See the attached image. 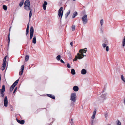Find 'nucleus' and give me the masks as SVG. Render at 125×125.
Wrapping results in <instances>:
<instances>
[{
  "instance_id": "obj_1",
  "label": "nucleus",
  "mask_w": 125,
  "mask_h": 125,
  "mask_svg": "<svg viewBox=\"0 0 125 125\" xmlns=\"http://www.w3.org/2000/svg\"><path fill=\"white\" fill-rule=\"evenodd\" d=\"M86 49L85 48L83 49L80 50L79 51V53H78L77 55L75 56V58L73 59V61H76L77 59H81L83 58L84 55H83V53L85 52L84 53H86L87 51Z\"/></svg>"
},
{
  "instance_id": "obj_2",
  "label": "nucleus",
  "mask_w": 125,
  "mask_h": 125,
  "mask_svg": "<svg viewBox=\"0 0 125 125\" xmlns=\"http://www.w3.org/2000/svg\"><path fill=\"white\" fill-rule=\"evenodd\" d=\"M107 94L106 92L104 90L102 94L100 96L97 98V101H99L101 102H104L106 99V96Z\"/></svg>"
},
{
  "instance_id": "obj_3",
  "label": "nucleus",
  "mask_w": 125,
  "mask_h": 125,
  "mask_svg": "<svg viewBox=\"0 0 125 125\" xmlns=\"http://www.w3.org/2000/svg\"><path fill=\"white\" fill-rule=\"evenodd\" d=\"M30 3L29 0H26L24 2V8L26 10L29 11L31 9L30 8Z\"/></svg>"
},
{
  "instance_id": "obj_4",
  "label": "nucleus",
  "mask_w": 125,
  "mask_h": 125,
  "mask_svg": "<svg viewBox=\"0 0 125 125\" xmlns=\"http://www.w3.org/2000/svg\"><path fill=\"white\" fill-rule=\"evenodd\" d=\"M5 86L4 85H3L2 86V89H0V96L2 97H3L4 95V92L5 91Z\"/></svg>"
},
{
  "instance_id": "obj_5",
  "label": "nucleus",
  "mask_w": 125,
  "mask_h": 125,
  "mask_svg": "<svg viewBox=\"0 0 125 125\" xmlns=\"http://www.w3.org/2000/svg\"><path fill=\"white\" fill-rule=\"evenodd\" d=\"M63 10L62 7H61L58 11V15L59 17H61V19L63 14Z\"/></svg>"
},
{
  "instance_id": "obj_6",
  "label": "nucleus",
  "mask_w": 125,
  "mask_h": 125,
  "mask_svg": "<svg viewBox=\"0 0 125 125\" xmlns=\"http://www.w3.org/2000/svg\"><path fill=\"white\" fill-rule=\"evenodd\" d=\"M76 96L75 93H73L71 94L70 100L72 101L75 102L76 101Z\"/></svg>"
},
{
  "instance_id": "obj_7",
  "label": "nucleus",
  "mask_w": 125,
  "mask_h": 125,
  "mask_svg": "<svg viewBox=\"0 0 125 125\" xmlns=\"http://www.w3.org/2000/svg\"><path fill=\"white\" fill-rule=\"evenodd\" d=\"M82 20L84 24H85L87 22V18L86 14H85L82 18Z\"/></svg>"
},
{
  "instance_id": "obj_8",
  "label": "nucleus",
  "mask_w": 125,
  "mask_h": 125,
  "mask_svg": "<svg viewBox=\"0 0 125 125\" xmlns=\"http://www.w3.org/2000/svg\"><path fill=\"white\" fill-rule=\"evenodd\" d=\"M34 32L33 28L32 26H31L30 30V39L31 40L33 37Z\"/></svg>"
},
{
  "instance_id": "obj_9",
  "label": "nucleus",
  "mask_w": 125,
  "mask_h": 125,
  "mask_svg": "<svg viewBox=\"0 0 125 125\" xmlns=\"http://www.w3.org/2000/svg\"><path fill=\"white\" fill-rule=\"evenodd\" d=\"M19 81V79L16 80L11 86L10 88L13 89L17 85Z\"/></svg>"
},
{
  "instance_id": "obj_10",
  "label": "nucleus",
  "mask_w": 125,
  "mask_h": 125,
  "mask_svg": "<svg viewBox=\"0 0 125 125\" xmlns=\"http://www.w3.org/2000/svg\"><path fill=\"white\" fill-rule=\"evenodd\" d=\"M4 106L5 107H7L8 105V101L7 98V96H5L4 99Z\"/></svg>"
},
{
  "instance_id": "obj_11",
  "label": "nucleus",
  "mask_w": 125,
  "mask_h": 125,
  "mask_svg": "<svg viewBox=\"0 0 125 125\" xmlns=\"http://www.w3.org/2000/svg\"><path fill=\"white\" fill-rule=\"evenodd\" d=\"M108 45V42L107 40L105 41L104 43L102 44V46L104 48H105L107 47Z\"/></svg>"
},
{
  "instance_id": "obj_12",
  "label": "nucleus",
  "mask_w": 125,
  "mask_h": 125,
  "mask_svg": "<svg viewBox=\"0 0 125 125\" xmlns=\"http://www.w3.org/2000/svg\"><path fill=\"white\" fill-rule=\"evenodd\" d=\"M24 65L21 66V71L19 73L20 75L22 74L24 69Z\"/></svg>"
},
{
  "instance_id": "obj_13",
  "label": "nucleus",
  "mask_w": 125,
  "mask_h": 125,
  "mask_svg": "<svg viewBox=\"0 0 125 125\" xmlns=\"http://www.w3.org/2000/svg\"><path fill=\"white\" fill-rule=\"evenodd\" d=\"M16 120L17 122H18L19 123L23 125L25 121L24 120H18L17 118L16 119Z\"/></svg>"
},
{
  "instance_id": "obj_14",
  "label": "nucleus",
  "mask_w": 125,
  "mask_h": 125,
  "mask_svg": "<svg viewBox=\"0 0 125 125\" xmlns=\"http://www.w3.org/2000/svg\"><path fill=\"white\" fill-rule=\"evenodd\" d=\"M96 112V110L95 109L94 110V111L93 113V115L91 117V118L93 119H94L95 118Z\"/></svg>"
},
{
  "instance_id": "obj_15",
  "label": "nucleus",
  "mask_w": 125,
  "mask_h": 125,
  "mask_svg": "<svg viewBox=\"0 0 125 125\" xmlns=\"http://www.w3.org/2000/svg\"><path fill=\"white\" fill-rule=\"evenodd\" d=\"M81 73L83 75L87 73V71L85 69H83L81 71Z\"/></svg>"
},
{
  "instance_id": "obj_16",
  "label": "nucleus",
  "mask_w": 125,
  "mask_h": 125,
  "mask_svg": "<svg viewBox=\"0 0 125 125\" xmlns=\"http://www.w3.org/2000/svg\"><path fill=\"white\" fill-rule=\"evenodd\" d=\"M47 3L46 1H45L44 2V4L42 6L44 10H45L46 9V5H47Z\"/></svg>"
},
{
  "instance_id": "obj_17",
  "label": "nucleus",
  "mask_w": 125,
  "mask_h": 125,
  "mask_svg": "<svg viewBox=\"0 0 125 125\" xmlns=\"http://www.w3.org/2000/svg\"><path fill=\"white\" fill-rule=\"evenodd\" d=\"M73 90L75 91H77L79 90L78 87L76 86H74L73 87Z\"/></svg>"
},
{
  "instance_id": "obj_18",
  "label": "nucleus",
  "mask_w": 125,
  "mask_h": 125,
  "mask_svg": "<svg viewBox=\"0 0 125 125\" xmlns=\"http://www.w3.org/2000/svg\"><path fill=\"white\" fill-rule=\"evenodd\" d=\"M32 42L34 44L36 43V37L35 36H33V38Z\"/></svg>"
},
{
  "instance_id": "obj_19",
  "label": "nucleus",
  "mask_w": 125,
  "mask_h": 125,
  "mask_svg": "<svg viewBox=\"0 0 125 125\" xmlns=\"http://www.w3.org/2000/svg\"><path fill=\"white\" fill-rule=\"evenodd\" d=\"M47 95L49 97L52 98V99H55V97L53 95H52L51 94H47Z\"/></svg>"
},
{
  "instance_id": "obj_20",
  "label": "nucleus",
  "mask_w": 125,
  "mask_h": 125,
  "mask_svg": "<svg viewBox=\"0 0 125 125\" xmlns=\"http://www.w3.org/2000/svg\"><path fill=\"white\" fill-rule=\"evenodd\" d=\"M71 10H69L65 14V17L66 18H67L69 15L70 13Z\"/></svg>"
},
{
  "instance_id": "obj_21",
  "label": "nucleus",
  "mask_w": 125,
  "mask_h": 125,
  "mask_svg": "<svg viewBox=\"0 0 125 125\" xmlns=\"http://www.w3.org/2000/svg\"><path fill=\"white\" fill-rule=\"evenodd\" d=\"M6 64H2L1 67V70L2 71L4 70L5 69L6 66Z\"/></svg>"
},
{
  "instance_id": "obj_22",
  "label": "nucleus",
  "mask_w": 125,
  "mask_h": 125,
  "mask_svg": "<svg viewBox=\"0 0 125 125\" xmlns=\"http://www.w3.org/2000/svg\"><path fill=\"white\" fill-rule=\"evenodd\" d=\"M121 79L124 82V83H125V78L124 77L123 75H122L121 76Z\"/></svg>"
},
{
  "instance_id": "obj_23",
  "label": "nucleus",
  "mask_w": 125,
  "mask_h": 125,
  "mask_svg": "<svg viewBox=\"0 0 125 125\" xmlns=\"http://www.w3.org/2000/svg\"><path fill=\"white\" fill-rule=\"evenodd\" d=\"M24 0H22L21 1L19 4V6L20 7H21L23 4Z\"/></svg>"
},
{
  "instance_id": "obj_24",
  "label": "nucleus",
  "mask_w": 125,
  "mask_h": 125,
  "mask_svg": "<svg viewBox=\"0 0 125 125\" xmlns=\"http://www.w3.org/2000/svg\"><path fill=\"white\" fill-rule=\"evenodd\" d=\"M125 45V36L124 37V39L122 41V46L124 47Z\"/></svg>"
},
{
  "instance_id": "obj_25",
  "label": "nucleus",
  "mask_w": 125,
  "mask_h": 125,
  "mask_svg": "<svg viewBox=\"0 0 125 125\" xmlns=\"http://www.w3.org/2000/svg\"><path fill=\"white\" fill-rule=\"evenodd\" d=\"M6 56H5V57L3 59V64H6Z\"/></svg>"
},
{
  "instance_id": "obj_26",
  "label": "nucleus",
  "mask_w": 125,
  "mask_h": 125,
  "mask_svg": "<svg viewBox=\"0 0 125 125\" xmlns=\"http://www.w3.org/2000/svg\"><path fill=\"white\" fill-rule=\"evenodd\" d=\"M77 12L76 11L74 12L73 13V15L72 16V18H74L75 16L77 15Z\"/></svg>"
},
{
  "instance_id": "obj_27",
  "label": "nucleus",
  "mask_w": 125,
  "mask_h": 125,
  "mask_svg": "<svg viewBox=\"0 0 125 125\" xmlns=\"http://www.w3.org/2000/svg\"><path fill=\"white\" fill-rule=\"evenodd\" d=\"M71 73L73 75L75 74V72L74 70V69H71Z\"/></svg>"
},
{
  "instance_id": "obj_28",
  "label": "nucleus",
  "mask_w": 125,
  "mask_h": 125,
  "mask_svg": "<svg viewBox=\"0 0 125 125\" xmlns=\"http://www.w3.org/2000/svg\"><path fill=\"white\" fill-rule=\"evenodd\" d=\"M71 28L72 31H74L75 29V26L74 25H73Z\"/></svg>"
},
{
  "instance_id": "obj_29",
  "label": "nucleus",
  "mask_w": 125,
  "mask_h": 125,
  "mask_svg": "<svg viewBox=\"0 0 125 125\" xmlns=\"http://www.w3.org/2000/svg\"><path fill=\"white\" fill-rule=\"evenodd\" d=\"M29 59V56L28 55H27L25 57V62L27 61Z\"/></svg>"
},
{
  "instance_id": "obj_30",
  "label": "nucleus",
  "mask_w": 125,
  "mask_h": 125,
  "mask_svg": "<svg viewBox=\"0 0 125 125\" xmlns=\"http://www.w3.org/2000/svg\"><path fill=\"white\" fill-rule=\"evenodd\" d=\"M30 10V11L29 12V17L30 18L32 14V12H31L32 10H31V9Z\"/></svg>"
},
{
  "instance_id": "obj_31",
  "label": "nucleus",
  "mask_w": 125,
  "mask_h": 125,
  "mask_svg": "<svg viewBox=\"0 0 125 125\" xmlns=\"http://www.w3.org/2000/svg\"><path fill=\"white\" fill-rule=\"evenodd\" d=\"M61 58V56L60 55H59L58 56H57L56 57V59L58 61H59L60 59Z\"/></svg>"
},
{
  "instance_id": "obj_32",
  "label": "nucleus",
  "mask_w": 125,
  "mask_h": 125,
  "mask_svg": "<svg viewBox=\"0 0 125 125\" xmlns=\"http://www.w3.org/2000/svg\"><path fill=\"white\" fill-rule=\"evenodd\" d=\"M3 9L5 10H6L7 9V7L5 5H3Z\"/></svg>"
},
{
  "instance_id": "obj_33",
  "label": "nucleus",
  "mask_w": 125,
  "mask_h": 125,
  "mask_svg": "<svg viewBox=\"0 0 125 125\" xmlns=\"http://www.w3.org/2000/svg\"><path fill=\"white\" fill-rule=\"evenodd\" d=\"M8 46H9V44L10 43V33H9L8 35Z\"/></svg>"
},
{
  "instance_id": "obj_34",
  "label": "nucleus",
  "mask_w": 125,
  "mask_h": 125,
  "mask_svg": "<svg viewBox=\"0 0 125 125\" xmlns=\"http://www.w3.org/2000/svg\"><path fill=\"white\" fill-rule=\"evenodd\" d=\"M104 23V20H101L100 21V24L101 26H102Z\"/></svg>"
},
{
  "instance_id": "obj_35",
  "label": "nucleus",
  "mask_w": 125,
  "mask_h": 125,
  "mask_svg": "<svg viewBox=\"0 0 125 125\" xmlns=\"http://www.w3.org/2000/svg\"><path fill=\"white\" fill-rule=\"evenodd\" d=\"M116 123L117 125H121V123L119 120L116 122Z\"/></svg>"
},
{
  "instance_id": "obj_36",
  "label": "nucleus",
  "mask_w": 125,
  "mask_h": 125,
  "mask_svg": "<svg viewBox=\"0 0 125 125\" xmlns=\"http://www.w3.org/2000/svg\"><path fill=\"white\" fill-rule=\"evenodd\" d=\"M105 49L106 50L107 52H108L109 51V47L108 46H107L106 47Z\"/></svg>"
},
{
  "instance_id": "obj_37",
  "label": "nucleus",
  "mask_w": 125,
  "mask_h": 125,
  "mask_svg": "<svg viewBox=\"0 0 125 125\" xmlns=\"http://www.w3.org/2000/svg\"><path fill=\"white\" fill-rule=\"evenodd\" d=\"M67 67L69 68H71V66H70V64L68 63H67Z\"/></svg>"
},
{
  "instance_id": "obj_38",
  "label": "nucleus",
  "mask_w": 125,
  "mask_h": 125,
  "mask_svg": "<svg viewBox=\"0 0 125 125\" xmlns=\"http://www.w3.org/2000/svg\"><path fill=\"white\" fill-rule=\"evenodd\" d=\"M29 23H28V24L27 25V28H26V29L29 30Z\"/></svg>"
},
{
  "instance_id": "obj_39",
  "label": "nucleus",
  "mask_w": 125,
  "mask_h": 125,
  "mask_svg": "<svg viewBox=\"0 0 125 125\" xmlns=\"http://www.w3.org/2000/svg\"><path fill=\"white\" fill-rule=\"evenodd\" d=\"M26 35H27L28 34V33L29 32V30L26 29Z\"/></svg>"
},
{
  "instance_id": "obj_40",
  "label": "nucleus",
  "mask_w": 125,
  "mask_h": 125,
  "mask_svg": "<svg viewBox=\"0 0 125 125\" xmlns=\"http://www.w3.org/2000/svg\"><path fill=\"white\" fill-rule=\"evenodd\" d=\"M17 87L15 88V89L14 90V91H13V94H14L15 93V91L17 90Z\"/></svg>"
},
{
  "instance_id": "obj_41",
  "label": "nucleus",
  "mask_w": 125,
  "mask_h": 125,
  "mask_svg": "<svg viewBox=\"0 0 125 125\" xmlns=\"http://www.w3.org/2000/svg\"><path fill=\"white\" fill-rule=\"evenodd\" d=\"M70 123H71V125H73V119H71Z\"/></svg>"
},
{
  "instance_id": "obj_42",
  "label": "nucleus",
  "mask_w": 125,
  "mask_h": 125,
  "mask_svg": "<svg viewBox=\"0 0 125 125\" xmlns=\"http://www.w3.org/2000/svg\"><path fill=\"white\" fill-rule=\"evenodd\" d=\"M94 119H93V120H91V122H92V125H93V123H94Z\"/></svg>"
},
{
  "instance_id": "obj_43",
  "label": "nucleus",
  "mask_w": 125,
  "mask_h": 125,
  "mask_svg": "<svg viewBox=\"0 0 125 125\" xmlns=\"http://www.w3.org/2000/svg\"><path fill=\"white\" fill-rule=\"evenodd\" d=\"M60 61H61V62L62 63H64V62L62 59H61Z\"/></svg>"
},
{
  "instance_id": "obj_44",
  "label": "nucleus",
  "mask_w": 125,
  "mask_h": 125,
  "mask_svg": "<svg viewBox=\"0 0 125 125\" xmlns=\"http://www.w3.org/2000/svg\"><path fill=\"white\" fill-rule=\"evenodd\" d=\"M73 42H71L70 43V44L72 46H73Z\"/></svg>"
},
{
  "instance_id": "obj_45",
  "label": "nucleus",
  "mask_w": 125,
  "mask_h": 125,
  "mask_svg": "<svg viewBox=\"0 0 125 125\" xmlns=\"http://www.w3.org/2000/svg\"><path fill=\"white\" fill-rule=\"evenodd\" d=\"M13 89H11V88H10V92H12L13 90Z\"/></svg>"
},
{
  "instance_id": "obj_46",
  "label": "nucleus",
  "mask_w": 125,
  "mask_h": 125,
  "mask_svg": "<svg viewBox=\"0 0 125 125\" xmlns=\"http://www.w3.org/2000/svg\"><path fill=\"white\" fill-rule=\"evenodd\" d=\"M107 116H108V115L107 114H106L105 115V117L106 118L107 117Z\"/></svg>"
},
{
  "instance_id": "obj_47",
  "label": "nucleus",
  "mask_w": 125,
  "mask_h": 125,
  "mask_svg": "<svg viewBox=\"0 0 125 125\" xmlns=\"http://www.w3.org/2000/svg\"><path fill=\"white\" fill-rule=\"evenodd\" d=\"M10 29H11V27H10V29H9V31H10Z\"/></svg>"
},
{
  "instance_id": "obj_48",
  "label": "nucleus",
  "mask_w": 125,
  "mask_h": 125,
  "mask_svg": "<svg viewBox=\"0 0 125 125\" xmlns=\"http://www.w3.org/2000/svg\"><path fill=\"white\" fill-rule=\"evenodd\" d=\"M73 1H75L76 0H73Z\"/></svg>"
}]
</instances>
